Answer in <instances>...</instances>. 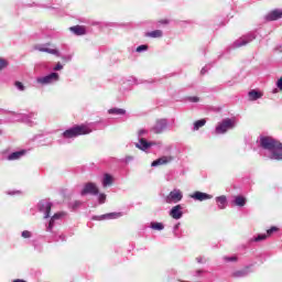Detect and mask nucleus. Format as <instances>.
I'll use <instances>...</instances> for the list:
<instances>
[{
    "instance_id": "44",
    "label": "nucleus",
    "mask_w": 282,
    "mask_h": 282,
    "mask_svg": "<svg viewBox=\"0 0 282 282\" xmlns=\"http://www.w3.org/2000/svg\"><path fill=\"white\" fill-rule=\"evenodd\" d=\"M240 45H248V42L242 41Z\"/></svg>"
},
{
    "instance_id": "41",
    "label": "nucleus",
    "mask_w": 282,
    "mask_h": 282,
    "mask_svg": "<svg viewBox=\"0 0 282 282\" xmlns=\"http://www.w3.org/2000/svg\"><path fill=\"white\" fill-rule=\"evenodd\" d=\"M226 261H237V257H231V258H225Z\"/></svg>"
},
{
    "instance_id": "14",
    "label": "nucleus",
    "mask_w": 282,
    "mask_h": 282,
    "mask_svg": "<svg viewBox=\"0 0 282 282\" xmlns=\"http://www.w3.org/2000/svg\"><path fill=\"white\" fill-rule=\"evenodd\" d=\"M166 119H161L156 121L155 126L153 127V131L154 133H162V131L166 129Z\"/></svg>"
},
{
    "instance_id": "36",
    "label": "nucleus",
    "mask_w": 282,
    "mask_h": 282,
    "mask_svg": "<svg viewBox=\"0 0 282 282\" xmlns=\"http://www.w3.org/2000/svg\"><path fill=\"white\" fill-rule=\"evenodd\" d=\"M53 69H54V72H59V69H63V64L57 63Z\"/></svg>"
},
{
    "instance_id": "8",
    "label": "nucleus",
    "mask_w": 282,
    "mask_h": 282,
    "mask_svg": "<svg viewBox=\"0 0 282 282\" xmlns=\"http://www.w3.org/2000/svg\"><path fill=\"white\" fill-rule=\"evenodd\" d=\"M173 162V156H161L152 162L151 166H166Z\"/></svg>"
},
{
    "instance_id": "11",
    "label": "nucleus",
    "mask_w": 282,
    "mask_h": 282,
    "mask_svg": "<svg viewBox=\"0 0 282 282\" xmlns=\"http://www.w3.org/2000/svg\"><path fill=\"white\" fill-rule=\"evenodd\" d=\"M69 31L76 36H85V34H87V29L84 25L70 26Z\"/></svg>"
},
{
    "instance_id": "24",
    "label": "nucleus",
    "mask_w": 282,
    "mask_h": 282,
    "mask_svg": "<svg viewBox=\"0 0 282 282\" xmlns=\"http://www.w3.org/2000/svg\"><path fill=\"white\" fill-rule=\"evenodd\" d=\"M235 205L236 206H246V198H243V196H236Z\"/></svg>"
},
{
    "instance_id": "42",
    "label": "nucleus",
    "mask_w": 282,
    "mask_h": 282,
    "mask_svg": "<svg viewBox=\"0 0 282 282\" xmlns=\"http://www.w3.org/2000/svg\"><path fill=\"white\" fill-rule=\"evenodd\" d=\"M147 133V130H139V135H144Z\"/></svg>"
},
{
    "instance_id": "45",
    "label": "nucleus",
    "mask_w": 282,
    "mask_h": 282,
    "mask_svg": "<svg viewBox=\"0 0 282 282\" xmlns=\"http://www.w3.org/2000/svg\"><path fill=\"white\" fill-rule=\"evenodd\" d=\"M274 94H276V89L274 90Z\"/></svg>"
},
{
    "instance_id": "30",
    "label": "nucleus",
    "mask_w": 282,
    "mask_h": 282,
    "mask_svg": "<svg viewBox=\"0 0 282 282\" xmlns=\"http://www.w3.org/2000/svg\"><path fill=\"white\" fill-rule=\"evenodd\" d=\"M279 228L278 227H271L270 229L267 230V236L270 237L273 232H278Z\"/></svg>"
},
{
    "instance_id": "25",
    "label": "nucleus",
    "mask_w": 282,
    "mask_h": 282,
    "mask_svg": "<svg viewBox=\"0 0 282 282\" xmlns=\"http://www.w3.org/2000/svg\"><path fill=\"white\" fill-rule=\"evenodd\" d=\"M152 230H164V224L162 223H151Z\"/></svg>"
},
{
    "instance_id": "28",
    "label": "nucleus",
    "mask_w": 282,
    "mask_h": 282,
    "mask_svg": "<svg viewBox=\"0 0 282 282\" xmlns=\"http://www.w3.org/2000/svg\"><path fill=\"white\" fill-rule=\"evenodd\" d=\"M265 239H268V235L261 234L258 237H256L253 241H265Z\"/></svg>"
},
{
    "instance_id": "4",
    "label": "nucleus",
    "mask_w": 282,
    "mask_h": 282,
    "mask_svg": "<svg viewBox=\"0 0 282 282\" xmlns=\"http://www.w3.org/2000/svg\"><path fill=\"white\" fill-rule=\"evenodd\" d=\"M100 193V189L98 188V185H96V183H86L84 185V188L80 192L82 196L85 195H98Z\"/></svg>"
},
{
    "instance_id": "34",
    "label": "nucleus",
    "mask_w": 282,
    "mask_h": 282,
    "mask_svg": "<svg viewBox=\"0 0 282 282\" xmlns=\"http://www.w3.org/2000/svg\"><path fill=\"white\" fill-rule=\"evenodd\" d=\"M61 217H63V214L62 213H57L51 219H53V221H55L56 219H61Z\"/></svg>"
},
{
    "instance_id": "26",
    "label": "nucleus",
    "mask_w": 282,
    "mask_h": 282,
    "mask_svg": "<svg viewBox=\"0 0 282 282\" xmlns=\"http://www.w3.org/2000/svg\"><path fill=\"white\" fill-rule=\"evenodd\" d=\"M109 113H117L118 116H124L126 111L123 109L113 108L109 110Z\"/></svg>"
},
{
    "instance_id": "31",
    "label": "nucleus",
    "mask_w": 282,
    "mask_h": 282,
    "mask_svg": "<svg viewBox=\"0 0 282 282\" xmlns=\"http://www.w3.org/2000/svg\"><path fill=\"white\" fill-rule=\"evenodd\" d=\"M98 200H99V204H105V202H107V195L99 194Z\"/></svg>"
},
{
    "instance_id": "33",
    "label": "nucleus",
    "mask_w": 282,
    "mask_h": 282,
    "mask_svg": "<svg viewBox=\"0 0 282 282\" xmlns=\"http://www.w3.org/2000/svg\"><path fill=\"white\" fill-rule=\"evenodd\" d=\"M144 50H149L148 45H140L137 47V52H144Z\"/></svg>"
},
{
    "instance_id": "38",
    "label": "nucleus",
    "mask_w": 282,
    "mask_h": 282,
    "mask_svg": "<svg viewBox=\"0 0 282 282\" xmlns=\"http://www.w3.org/2000/svg\"><path fill=\"white\" fill-rule=\"evenodd\" d=\"M52 228H54V220L51 218L48 223V230H52Z\"/></svg>"
},
{
    "instance_id": "37",
    "label": "nucleus",
    "mask_w": 282,
    "mask_h": 282,
    "mask_svg": "<svg viewBox=\"0 0 282 282\" xmlns=\"http://www.w3.org/2000/svg\"><path fill=\"white\" fill-rule=\"evenodd\" d=\"M276 87H278V89H280V91H282V77L279 78V80L276 83Z\"/></svg>"
},
{
    "instance_id": "23",
    "label": "nucleus",
    "mask_w": 282,
    "mask_h": 282,
    "mask_svg": "<svg viewBox=\"0 0 282 282\" xmlns=\"http://www.w3.org/2000/svg\"><path fill=\"white\" fill-rule=\"evenodd\" d=\"M206 124V119H200L194 122V131H199Z\"/></svg>"
},
{
    "instance_id": "10",
    "label": "nucleus",
    "mask_w": 282,
    "mask_h": 282,
    "mask_svg": "<svg viewBox=\"0 0 282 282\" xmlns=\"http://www.w3.org/2000/svg\"><path fill=\"white\" fill-rule=\"evenodd\" d=\"M282 19V11L280 9L272 10L265 15L267 21H279Z\"/></svg>"
},
{
    "instance_id": "39",
    "label": "nucleus",
    "mask_w": 282,
    "mask_h": 282,
    "mask_svg": "<svg viewBox=\"0 0 282 282\" xmlns=\"http://www.w3.org/2000/svg\"><path fill=\"white\" fill-rule=\"evenodd\" d=\"M189 100L192 102H199V98L198 97H191Z\"/></svg>"
},
{
    "instance_id": "17",
    "label": "nucleus",
    "mask_w": 282,
    "mask_h": 282,
    "mask_svg": "<svg viewBox=\"0 0 282 282\" xmlns=\"http://www.w3.org/2000/svg\"><path fill=\"white\" fill-rule=\"evenodd\" d=\"M120 217H122V213H109L101 215L99 219H118Z\"/></svg>"
},
{
    "instance_id": "29",
    "label": "nucleus",
    "mask_w": 282,
    "mask_h": 282,
    "mask_svg": "<svg viewBox=\"0 0 282 282\" xmlns=\"http://www.w3.org/2000/svg\"><path fill=\"white\" fill-rule=\"evenodd\" d=\"M6 67H8V61L0 58V72L6 69Z\"/></svg>"
},
{
    "instance_id": "21",
    "label": "nucleus",
    "mask_w": 282,
    "mask_h": 282,
    "mask_svg": "<svg viewBox=\"0 0 282 282\" xmlns=\"http://www.w3.org/2000/svg\"><path fill=\"white\" fill-rule=\"evenodd\" d=\"M216 202H217L218 208H220V210H224V208H226V204H227L226 196H218L216 198Z\"/></svg>"
},
{
    "instance_id": "40",
    "label": "nucleus",
    "mask_w": 282,
    "mask_h": 282,
    "mask_svg": "<svg viewBox=\"0 0 282 282\" xmlns=\"http://www.w3.org/2000/svg\"><path fill=\"white\" fill-rule=\"evenodd\" d=\"M131 160H133V156L129 155L126 156V163L129 164V162H131Z\"/></svg>"
},
{
    "instance_id": "12",
    "label": "nucleus",
    "mask_w": 282,
    "mask_h": 282,
    "mask_svg": "<svg viewBox=\"0 0 282 282\" xmlns=\"http://www.w3.org/2000/svg\"><path fill=\"white\" fill-rule=\"evenodd\" d=\"M182 215H184L182 213V205L174 206L170 212V217H172V219H182Z\"/></svg>"
},
{
    "instance_id": "32",
    "label": "nucleus",
    "mask_w": 282,
    "mask_h": 282,
    "mask_svg": "<svg viewBox=\"0 0 282 282\" xmlns=\"http://www.w3.org/2000/svg\"><path fill=\"white\" fill-rule=\"evenodd\" d=\"M22 237L23 239H30V237H32V232L29 230H24L22 231Z\"/></svg>"
},
{
    "instance_id": "22",
    "label": "nucleus",
    "mask_w": 282,
    "mask_h": 282,
    "mask_svg": "<svg viewBox=\"0 0 282 282\" xmlns=\"http://www.w3.org/2000/svg\"><path fill=\"white\" fill-rule=\"evenodd\" d=\"M263 96V94L257 91V90H251L249 91V98L250 100H259V98H261Z\"/></svg>"
},
{
    "instance_id": "2",
    "label": "nucleus",
    "mask_w": 282,
    "mask_h": 282,
    "mask_svg": "<svg viewBox=\"0 0 282 282\" xmlns=\"http://www.w3.org/2000/svg\"><path fill=\"white\" fill-rule=\"evenodd\" d=\"M91 128L86 124L75 126L63 132L64 138H78V135H89Z\"/></svg>"
},
{
    "instance_id": "1",
    "label": "nucleus",
    "mask_w": 282,
    "mask_h": 282,
    "mask_svg": "<svg viewBox=\"0 0 282 282\" xmlns=\"http://www.w3.org/2000/svg\"><path fill=\"white\" fill-rule=\"evenodd\" d=\"M260 147L264 149V151H270L271 160H282V143L281 141L272 138V137H261L260 138Z\"/></svg>"
},
{
    "instance_id": "3",
    "label": "nucleus",
    "mask_w": 282,
    "mask_h": 282,
    "mask_svg": "<svg viewBox=\"0 0 282 282\" xmlns=\"http://www.w3.org/2000/svg\"><path fill=\"white\" fill-rule=\"evenodd\" d=\"M230 129H235V120L227 118L218 123V126L216 127V133H226V131Z\"/></svg>"
},
{
    "instance_id": "35",
    "label": "nucleus",
    "mask_w": 282,
    "mask_h": 282,
    "mask_svg": "<svg viewBox=\"0 0 282 282\" xmlns=\"http://www.w3.org/2000/svg\"><path fill=\"white\" fill-rule=\"evenodd\" d=\"M159 23H161V25H169L170 21L169 19H161Z\"/></svg>"
},
{
    "instance_id": "18",
    "label": "nucleus",
    "mask_w": 282,
    "mask_h": 282,
    "mask_svg": "<svg viewBox=\"0 0 282 282\" xmlns=\"http://www.w3.org/2000/svg\"><path fill=\"white\" fill-rule=\"evenodd\" d=\"M35 50H37V52H46L47 54L58 55V51L56 48H47V47H43V46H35Z\"/></svg>"
},
{
    "instance_id": "9",
    "label": "nucleus",
    "mask_w": 282,
    "mask_h": 282,
    "mask_svg": "<svg viewBox=\"0 0 282 282\" xmlns=\"http://www.w3.org/2000/svg\"><path fill=\"white\" fill-rule=\"evenodd\" d=\"M191 197L192 199H196V202H206V199H213V195L204 192H194Z\"/></svg>"
},
{
    "instance_id": "16",
    "label": "nucleus",
    "mask_w": 282,
    "mask_h": 282,
    "mask_svg": "<svg viewBox=\"0 0 282 282\" xmlns=\"http://www.w3.org/2000/svg\"><path fill=\"white\" fill-rule=\"evenodd\" d=\"M24 154H25V150L17 151V152L11 153L8 156V160L11 161V162L14 161V160H20V158H23Z\"/></svg>"
},
{
    "instance_id": "5",
    "label": "nucleus",
    "mask_w": 282,
    "mask_h": 282,
    "mask_svg": "<svg viewBox=\"0 0 282 282\" xmlns=\"http://www.w3.org/2000/svg\"><path fill=\"white\" fill-rule=\"evenodd\" d=\"M183 197H184V195L182 194V191L173 189L166 196L165 202H166V204H171L173 202H174V204H177V202H182Z\"/></svg>"
},
{
    "instance_id": "6",
    "label": "nucleus",
    "mask_w": 282,
    "mask_h": 282,
    "mask_svg": "<svg viewBox=\"0 0 282 282\" xmlns=\"http://www.w3.org/2000/svg\"><path fill=\"white\" fill-rule=\"evenodd\" d=\"M56 80H58V73H51L47 76L37 78L40 85H51V83H56Z\"/></svg>"
},
{
    "instance_id": "15",
    "label": "nucleus",
    "mask_w": 282,
    "mask_h": 282,
    "mask_svg": "<svg viewBox=\"0 0 282 282\" xmlns=\"http://www.w3.org/2000/svg\"><path fill=\"white\" fill-rule=\"evenodd\" d=\"M112 185H113V176H111V174L106 173L102 180L104 188H107V186H112Z\"/></svg>"
},
{
    "instance_id": "13",
    "label": "nucleus",
    "mask_w": 282,
    "mask_h": 282,
    "mask_svg": "<svg viewBox=\"0 0 282 282\" xmlns=\"http://www.w3.org/2000/svg\"><path fill=\"white\" fill-rule=\"evenodd\" d=\"M153 142L147 141V139L142 138L140 139L139 143L135 144L137 149H140L141 151H147L153 147Z\"/></svg>"
},
{
    "instance_id": "19",
    "label": "nucleus",
    "mask_w": 282,
    "mask_h": 282,
    "mask_svg": "<svg viewBox=\"0 0 282 282\" xmlns=\"http://www.w3.org/2000/svg\"><path fill=\"white\" fill-rule=\"evenodd\" d=\"M163 32L162 30H155L152 32H148L145 36H150L151 39H162Z\"/></svg>"
},
{
    "instance_id": "7",
    "label": "nucleus",
    "mask_w": 282,
    "mask_h": 282,
    "mask_svg": "<svg viewBox=\"0 0 282 282\" xmlns=\"http://www.w3.org/2000/svg\"><path fill=\"white\" fill-rule=\"evenodd\" d=\"M40 213H44V219L50 218V213H52V203L50 202H40L39 204Z\"/></svg>"
},
{
    "instance_id": "20",
    "label": "nucleus",
    "mask_w": 282,
    "mask_h": 282,
    "mask_svg": "<svg viewBox=\"0 0 282 282\" xmlns=\"http://www.w3.org/2000/svg\"><path fill=\"white\" fill-rule=\"evenodd\" d=\"M247 275H248V269L238 270L231 274V276H234V279H241L242 276H247Z\"/></svg>"
},
{
    "instance_id": "43",
    "label": "nucleus",
    "mask_w": 282,
    "mask_h": 282,
    "mask_svg": "<svg viewBox=\"0 0 282 282\" xmlns=\"http://www.w3.org/2000/svg\"><path fill=\"white\" fill-rule=\"evenodd\" d=\"M13 282H25V280L17 279V280H13Z\"/></svg>"
},
{
    "instance_id": "27",
    "label": "nucleus",
    "mask_w": 282,
    "mask_h": 282,
    "mask_svg": "<svg viewBox=\"0 0 282 282\" xmlns=\"http://www.w3.org/2000/svg\"><path fill=\"white\" fill-rule=\"evenodd\" d=\"M14 87H17V89H19L20 91H25V86L21 82H15Z\"/></svg>"
}]
</instances>
